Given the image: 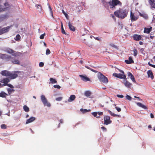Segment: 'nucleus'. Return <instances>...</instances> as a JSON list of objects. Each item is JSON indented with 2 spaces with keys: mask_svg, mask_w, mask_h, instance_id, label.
Here are the masks:
<instances>
[{
  "mask_svg": "<svg viewBox=\"0 0 155 155\" xmlns=\"http://www.w3.org/2000/svg\"><path fill=\"white\" fill-rule=\"evenodd\" d=\"M0 58L5 60L6 61H11L13 64L18 65L20 64V61L18 59L6 54L0 53Z\"/></svg>",
  "mask_w": 155,
  "mask_h": 155,
  "instance_id": "nucleus-1",
  "label": "nucleus"
},
{
  "mask_svg": "<svg viewBox=\"0 0 155 155\" xmlns=\"http://www.w3.org/2000/svg\"><path fill=\"white\" fill-rule=\"evenodd\" d=\"M128 13L127 10L123 8L120 9L114 12V14L116 17L122 19L126 17Z\"/></svg>",
  "mask_w": 155,
  "mask_h": 155,
  "instance_id": "nucleus-2",
  "label": "nucleus"
},
{
  "mask_svg": "<svg viewBox=\"0 0 155 155\" xmlns=\"http://www.w3.org/2000/svg\"><path fill=\"white\" fill-rule=\"evenodd\" d=\"M97 77L99 80L101 82L105 84H107L108 82L107 78L100 72H98L97 73Z\"/></svg>",
  "mask_w": 155,
  "mask_h": 155,
  "instance_id": "nucleus-3",
  "label": "nucleus"
},
{
  "mask_svg": "<svg viewBox=\"0 0 155 155\" xmlns=\"http://www.w3.org/2000/svg\"><path fill=\"white\" fill-rule=\"evenodd\" d=\"M110 8L112 9H114L115 6L117 5L121 6L122 5L121 2L118 0H110L109 2Z\"/></svg>",
  "mask_w": 155,
  "mask_h": 155,
  "instance_id": "nucleus-4",
  "label": "nucleus"
},
{
  "mask_svg": "<svg viewBox=\"0 0 155 155\" xmlns=\"http://www.w3.org/2000/svg\"><path fill=\"white\" fill-rule=\"evenodd\" d=\"M5 51L9 54H12L15 57L19 56L21 54L20 53L15 51L9 48H6L5 49Z\"/></svg>",
  "mask_w": 155,
  "mask_h": 155,
  "instance_id": "nucleus-5",
  "label": "nucleus"
},
{
  "mask_svg": "<svg viewBox=\"0 0 155 155\" xmlns=\"http://www.w3.org/2000/svg\"><path fill=\"white\" fill-rule=\"evenodd\" d=\"M41 100L44 106H46L49 107L51 106V104L48 101L44 95H41Z\"/></svg>",
  "mask_w": 155,
  "mask_h": 155,
  "instance_id": "nucleus-6",
  "label": "nucleus"
},
{
  "mask_svg": "<svg viewBox=\"0 0 155 155\" xmlns=\"http://www.w3.org/2000/svg\"><path fill=\"white\" fill-rule=\"evenodd\" d=\"M11 28V26H8L6 27L2 28L0 26V35L5 33L8 32Z\"/></svg>",
  "mask_w": 155,
  "mask_h": 155,
  "instance_id": "nucleus-7",
  "label": "nucleus"
},
{
  "mask_svg": "<svg viewBox=\"0 0 155 155\" xmlns=\"http://www.w3.org/2000/svg\"><path fill=\"white\" fill-rule=\"evenodd\" d=\"M104 124L106 125H107L112 123V121L110 120V116L106 115L104 117Z\"/></svg>",
  "mask_w": 155,
  "mask_h": 155,
  "instance_id": "nucleus-8",
  "label": "nucleus"
},
{
  "mask_svg": "<svg viewBox=\"0 0 155 155\" xmlns=\"http://www.w3.org/2000/svg\"><path fill=\"white\" fill-rule=\"evenodd\" d=\"M113 75L114 76L119 78L126 79V76L123 74H117L114 73L113 74Z\"/></svg>",
  "mask_w": 155,
  "mask_h": 155,
  "instance_id": "nucleus-9",
  "label": "nucleus"
},
{
  "mask_svg": "<svg viewBox=\"0 0 155 155\" xmlns=\"http://www.w3.org/2000/svg\"><path fill=\"white\" fill-rule=\"evenodd\" d=\"M133 39L136 41H139L140 40H143L142 36L139 35L134 34L132 36Z\"/></svg>",
  "mask_w": 155,
  "mask_h": 155,
  "instance_id": "nucleus-10",
  "label": "nucleus"
},
{
  "mask_svg": "<svg viewBox=\"0 0 155 155\" xmlns=\"http://www.w3.org/2000/svg\"><path fill=\"white\" fill-rule=\"evenodd\" d=\"M3 5L6 11H8L10 10L12 6V5L9 4L8 2H5Z\"/></svg>",
  "mask_w": 155,
  "mask_h": 155,
  "instance_id": "nucleus-11",
  "label": "nucleus"
},
{
  "mask_svg": "<svg viewBox=\"0 0 155 155\" xmlns=\"http://www.w3.org/2000/svg\"><path fill=\"white\" fill-rule=\"evenodd\" d=\"M138 17L134 15V13H133L131 11L130 13V18L132 21H133L137 20Z\"/></svg>",
  "mask_w": 155,
  "mask_h": 155,
  "instance_id": "nucleus-12",
  "label": "nucleus"
},
{
  "mask_svg": "<svg viewBox=\"0 0 155 155\" xmlns=\"http://www.w3.org/2000/svg\"><path fill=\"white\" fill-rule=\"evenodd\" d=\"M18 76V75L16 73H13L10 72H9V78L11 79H14L15 78Z\"/></svg>",
  "mask_w": 155,
  "mask_h": 155,
  "instance_id": "nucleus-13",
  "label": "nucleus"
},
{
  "mask_svg": "<svg viewBox=\"0 0 155 155\" xmlns=\"http://www.w3.org/2000/svg\"><path fill=\"white\" fill-rule=\"evenodd\" d=\"M10 81V80L8 78H4L3 79L1 80L0 81V82L1 83H3L4 84L2 85L3 86H5V84H7L8 82H9Z\"/></svg>",
  "mask_w": 155,
  "mask_h": 155,
  "instance_id": "nucleus-14",
  "label": "nucleus"
},
{
  "mask_svg": "<svg viewBox=\"0 0 155 155\" xmlns=\"http://www.w3.org/2000/svg\"><path fill=\"white\" fill-rule=\"evenodd\" d=\"M79 76L81 78V79L84 81H90V79L87 76L82 75H80Z\"/></svg>",
  "mask_w": 155,
  "mask_h": 155,
  "instance_id": "nucleus-15",
  "label": "nucleus"
},
{
  "mask_svg": "<svg viewBox=\"0 0 155 155\" xmlns=\"http://www.w3.org/2000/svg\"><path fill=\"white\" fill-rule=\"evenodd\" d=\"M125 80L124 81L123 83L124 85L128 88H130L131 86L132 85V84L130 83L129 82L127 81L126 79H124Z\"/></svg>",
  "mask_w": 155,
  "mask_h": 155,
  "instance_id": "nucleus-16",
  "label": "nucleus"
},
{
  "mask_svg": "<svg viewBox=\"0 0 155 155\" xmlns=\"http://www.w3.org/2000/svg\"><path fill=\"white\" fill-rule=\"evenodd\" d=\"M128 59V60H125V62L126 64H129L134 63V61L131 57H129Z\"/></svg>",
  "mask_w": 155,
  "mask_h": 155,
  "instance_id": "nucleus-17",
  "label": "nucleus"
},
{
  "mask_svg": "<svg viewBox=\"0 0 155 155\" xmlns=\"http://www.w3.org/2000/svg\"><path fill=\"white\" fill-rule=\"evenodd\" d=\"M127 75L130 78L133 82L134 83L136 82L134 77L131 73L130 72H128L127 73Z\"/></svg>",
  "mask_w": 155,
  "mask_h": 155,
  "instance_id": "nucleus-18",
  "label": "nucleus"
},
{
  "mask_svg": "<svg viewBox=\"0 0 155 155\" xmlns=\"http://www.w3.org/2000/svg\"><path fill=\"white\" fill-rule=\"evenodd\" d=\"M9 71L7 70H4L2 71L1 74L3 76L8 77L9 74Z\"/></svg>",
  "mask_w": 155,
  "mask_h": 155,
  "instance_id": "nucleus-19",
  "label": "nucleus"
},
{
  "mask_svg": "<svg viewBox=\"0 0 155 155\" xmlns=\"http://www.w3.org/2000/svg\"><path fill=\"white\" fill-rule=\"evenodd\" d=\"M152 28L150 27L149 28H144V32L147 34L149 33L152 30Z\"/></svg>",
  "mask_w": 155,
  "mask_h": 155,
  "instance_id": "nucleus-20",
  "label": "nucleus"
},
{
  "mask_svg": "<svg viewBox=\"0 0 155 155\" xmlns=\"http://www.w3.org/2000/svg\"><path fill=\"white\" fill-rule=\"evenodd\" d=\"M35 119V118L34 117H31L29 118V119H28L26 122V124H27L30 123L31 122H32L34 121Z\"/></svg>",
  "mask_w": 155,
  "mask_h": 155,
  "instance_id": "nucleus-21",
  "label": "nucleus"
},
{
  "mask_svg": "<svg viewBox=\"0 0 155 155\" xmlns=\"http://www.w3.org/2000/svg\"><path fill=\"white\" fill-rule=\"evenodd\" d=\"M149 3L151 7L155 8V0H149Z\"/></svg>",
  "mask_w": 155,
  "mask_h": 155,
  "instance_id": "nucleus-22",
  "label": "nucleus"
},
{
  "mask_svg": "<svg viewBox=\"0 0 155 155\" xmlns=\"http://www.w3.org/2000/svg\"><path fill=\"white\" fill-rule=\"evenodd\" d=\"M35 7L38 9V11L40 13H41L42 12V7L41 5L39 4H36L35 5Z\"/></svg>",
  "mask_w": 155,
  "mask_h": 155,
  "instance_id": "nucleus-23",
  "label": "nucleus"
},
{
  "mask_svg": "<svg viewBox=\"0 0 155 155\" xmlns=\"http://www.w3.org/2000/svg\"><path fill=\"white\" fill-rule=\"evenodd\" d=\"M76 98V96L74 95H70L69 98L68 100V101L71 102L74 101Z\"/></svg>",
  "mask_w": 155,
  "mask_h": 155,
  "instance_id": "nucleus-24",
  "label": "nucleus"
},
{
  "mask_svg": "<svg viewBox=\"0 0 155 155\" xmlns=\"http://www.w3.org/2000/svg\"><path fill=\"white\" fill-rule=\"evenodd\" d=\"M68 26L69 28L71 30L73 31H75V27L73 26L72 24L70 22L68 23Z\"/></svg>",
  "mask_w": 155,
  "mask_h": 155,
  "instance_id": "nucleus-25",
  "label": "nucleus"
},
{
  "mask_svg": "<svg viewBox=\"0 0 155 155\" xmlns=\"http://www.w3.org/2000/svg\"><path fill=\"white\" fill-rule=\"evenodd\" d=\"M147 74L149 77H150L152 79H153L154 77L153 73L151 70H149L147 71Z\"/></svg>",
  "mask_w": 155,
  "mask_h": 155,
  "instance_id": "nucleus-26",
  "label": "nucleus"
},
{
  "mask_svg": "<svg viewBox=\"0 0 155 155\" xmlns=\"http://www.w3.org/2000/svg\"><path fill=\"white\" fill-rule=\"evenodd\" d=\"M107 111H108V112L109 113V114H110L112 116L115 117H120V115H118V114H116L112 112L110 110H108Z\"/></svg>",
  "mask_w": 155,
  "mask_h": 155,
  "instance_id": "nucleus-27",
  "label": "nucleus"
},
{
  "mask_svg": "<svg viewBox=\"0 0 155 155\" xmlns=\"http://www.w3.org/2000/svg\"><path fill=\"white\" fill-rule=\"evenodd\" d=\"M137 105L139 107H142L144 109H147V107L144 105H143L142 103L140 102H138L137 103Z\"/></svg>",
  "mask_w": 155,
  "mask_h": 155,
  "instance_id": "nucleus-28",
  "label": "nucleus"
},
{
  "mask_svg": "<svg viewBox=\"0 0 155 155\" xmlns=\"http://www.w3.org/2000/svg\"><path fill=\"white\" fill-rule=\"evenodd\" d=\"M140 15L144 18L146 19H147L148 18V17L147 15L144 13H141L140 12L139 13Z\"/></svg>",
  "mask_w": 155,
  "mask_h": 155,
  "instance_id": "nucleus-29",
  "label": "nucleus"
},
{
  "mask_svg": "<svg viewBox=\"0 0 155 155\" xmlns=\"http://www.w3.org/2000/svg\"><path fill=\"white\" fill-rule=\"evenodd\" d=\"M61 27L62 33L63 34L66 35V33L63 28V24L62 22H61Z\"/></svg>",
  "mask_w": 155,
  "mask_h": 155,
  "instance_id": "nucleus-30",
  "label": "nucleus"
},
{
  "mask_svg": "<svg viewBox=\"0 0 155 155\" xmlns=\"http://www.w3.org/2000/svg\"><path fill=\"white\" fill-rule=\"evenodd\" d=\"M6 11L4 5H0V12Z\"/></svg>",
  "mask_w": 155,
  "mask_h": 155,
  "instance_id": "nucleus-31",
  "label": "nucleus"
},
{
  "mask_svg": "<svg viewBox=\"0 0 155 155\" xmlns=\"http://www.w3.org/2000/svg\"><path fill=\"white\" fill-rule=\"evenodd\" d=\"M7 95V94L4 92H2L0 93V97H6V96Z\"/></svg>",
  "mask_w": 155,
  "mask_h": 155,
  "instance_id": "nucleus-32",
  "label": "nucleus"
},
{
  "mask_svg": "<svg viewBox=\"0 0 155 155\" xmlns=\"http://www.w3.org/2000/svg\"><path fill=\"white\" fill-rule=\"evenodd\" d=\"M84 94L86 97H89L91 95V92L90 91H87L85 92Z\"/></svg>",
  "mask_w": 155,
  "mask_h": 155,
  "instance_id": "nucleus-33",
  "label": "nucleus"
},
{
  "mask_svg": "<svg viewBox=\"0 0 155 155\" xmlns=\"http://www.w3.org/2000/svg\"><path fill=\"white\" fill-rule=\"evenodd\" d=\"M24 110L26 112H28L29 111V108L26 105H24L23 106Z\"/></svg>",
  "mask_w": 155,
  "mask_h": 155,
  "instance_id": "nucleus-34",
  "label": "nucleus"
},
{
  "mask_svg": "<svg viewBox=\"0 0 155 155\" xmlns=\"http://www.w3.org/2000/svg\"><path fill=\"white\" fill-rule=\"evenodd\" d=\"M50 81H51V83L52 84H54L57 82V81H56V80L52 78H50Z\"/></svg>",
  "mask_w": 155,
  "mask_h": 155,
  "instance_id": "nucleus-35",
  "label": "nucleus"
},
{
  "mask_svg": "<svg viewBox=\"0 0 155 155\" xmlns=\"http://www.w3.org/2000/svg\"><path fill=\"white\" fill-rule=\"evenodd\" d=\"M91 114L94 117H96L97 118H99L100 117V116H97V112H92Z\"/></svg>",
  "mask_w": 155,
  "mask_h": 155,
  "instance_id": "nucleus-36",
  "label": "nucleus"
},
{
  "mask_svg": "<svg viewBox=\"0 0 155 155\" xmlns=\"http://www.w3.org/2000/svg\"><path fill=\"white\" fill-rule=\"evenodd\" d=\"M80 111L83 113H84L90 111L91 110L90 109L87 110L86 109H83L82 108H81L80 109Z\"/></svg>",
  "mask_w": 155,
  "mask_h": 155,
  "instance_id": "nucleus-37",
  "label": "nucleus"
},
{
  "mask_svg": "<svg viewBox=\"0 0 155 155\" xmlns=\"http://www.w3.org/2000/svg\"><path fill=\"white\" fill-rule=\"evenodd\" d=\"M20 38L21 37L20 35L18 34L16 35L15 38V39L16 41H19L20 40Z\"/></svg>",
  "mask_w": 155,
  "mask_h": 155,
  "instance_id": "nucleus-38",
  "label": "nucleus"
},
{
  "mask_svg": "<svg viewBox=\"0 0 155 155\" xmlns=\"http://www.w3.org/2000/svg\"><path fill=\"white\" fill-rule=\"evenodd\" d=\"M7 91H8V94H11L12 92L14 91H15L13 89H10V88H8Z\"/></svg>",
  "mask_w": 155,
  "mask_h": 155,
  "instance_id": "nucleus-39",
  "label": "nucleus"
},
{
  "mask_svg": "<svg viewBox=\"0 0 155 155\" xmlns=\"http://www.w3.org/2000/svg\"><path fill=\"white\" fill-rule=\"evenodd\" d=\"M134 51V55L135 56H136L137 54V51L136 49H134L133 50Z\"/></svg>",
  "mask_w": 155,
  "mask_h": 155,
  "instance_id": "nucleus-40",
  "label": "nucleus"
},
{
  "mask_svg": "<svg viewBox=\"0 0 155 155\" xmlns=\"http://www.w3.org/2000/svg\"><path fill=\"white\" fill-rule=\"evenodd\" d=\"M1 127L2 129H5L7 128L5 124H2L1 125Z\"/></svg>",
  "mask_w": 155,
  "mask_h": 155,
  "instance_id": "nucleus-41",
  "label": "nucleus"
},
{
  "mask_svg": "<svg viewBox=\"0 0 155 155\" xmlns=\"http://www.w3.org/2000/svg\"><path fill=\"white\" fill-rule=\"evenodd\" d=\"M51 53V51L48 48H47L46 49V54L47 55H48L49 54H50Z\"/></svg>",
  "mask_w": 155,
  "mask_h": 155,
  "instance_id": "nucleus-42",
  "label": "nucleus"
},
{
  "mask_svg": "<svg viewBox=\"0 0 155 155\" xmlns=\"http://www.w3.org/2000/svg\"><path fill=\"white\" fill-rule=\"evenodd\" d=\"M62 97H58L57 98H56L55 99L56 100L58 101H61L62 99Z\"/></svg>",
  "mask_w": 155,
  "mask_h": 155,
  "instance_id": "nucleus-43",
  "label": "nucleus"
},
{
  "mask_svg": "<svg viewBox=\"0 0 155 155\" xmlns=\"http://www.w3.org/2000/svg\"><path fill=\"white\" fill-rule=\"evenodd\" d=\"M126 97L127 100L130 101L132 99L131 97L128 95H127Z\"/></svg>",
  "mask_w": 155,
  "mask_h": 155,
  "instance_id": "nucleus-44",
  "label": "nucleus"
},
{
  "mask_svg": "<svg viewBox=\"0 0 155 155\" xmlns=\"http://www.w3.org/2000/svg\"><path fill=\"white\" fill-rule=\"evenodd\" d=\"M5 86H7L10 87L11 88H14L13 86L12 85L10 84H8V83L7 84H5Z\"/></svg>",
  "mask_w": 155,
  "mask_h": 155,
  "instance_id": "nucleus-45",
  "label": "nucleus"
},
{
  "mask_svg": "<svg viewBox=\"0 0 155 155\" xmlns=\"http://www.w3.org/2000/svg\"><path fill=\"white\" fill-rule=\"evenodd\" d=\"M48 7H49V10H50L51 14L53 16V11H52V9L51 8V7L50 6V5H49Z\"/></svg>",
  "mask_w": 155,
  "mask_h": 155,
  "instance_id": "nucleus-46",
  "label": "nucleus"
},
{
  "mask_svg": "<svg viewBox=\"0 0 155 155\" xmlns=\"http://www.w3.org/2000/svg\"><path fill=\"white\" fill-rule=\"evenodd\" d=\"M115 108L118 112H120L121 111V109L120 107L116 106L115 107Z\"/></svg>",
  "mask_w": 155,
  "mask_h": 155,
  "instance_id": "nucleus-47",
  "label": "nucleus"
},
{
  "mask_svg": "<svg viewBox=\"0 0 155 155\" xmlns=\"http://www.w3.org/2000/svg\"><path fill=\"white\" fill-rule=\"evenodd\" d=\"M110 45L112 47H114L115 48H117L116 46L114 45V44L111 43L110 44Z\"/></svg>",
  "mask_w": 155,
  "mask_h": 155,
  "instance_id": "nucleus-48",
  "label": "nucleus"
},
{
  "mask_svg": "<svg viewBox=\"0 0 155 155\" xmlns=\"http://www.w3.org/2000/svg\"><path fill=\"white\" fill-rule=\"evenodd\" d=\"M44 36H45L44 34H42L40 36V38L41 39H44Z\"/></svg>",
  "mask_w": 155,
  "mask_h": 155,
  "instance_id": "nucleus-49",
  "label": "nucleus"
},
{
  "mask_svg": "<svg viewBox=\"0 0 155 155\" xmlns=\"http://www.w3.org/2000/svg\"><path fill=\"white\" fill-rule=\"evenodd\" d=\"M148 64L150 66L155 68V65L152 64H150V62L148 63Z\"/></svg>",
  "mask_w": 155,
  "mask_h": 155,
  "instance_id": "nucleus-50",
  "label": "nucleus"
},
{
  "mask_svg": "<svg viewBox=\"0 0 155 155\" xmlns=\"http://www.w3.org/2000/svg\"><path fill=\"white\" fill-rule=\"evenodd\" d=\"M44 64L42 62H40L39 64V66L40 67H42L43 66Z\"/></svg>",
  "mask_w": 155,
  "mask_h": 155,
  "instance_id": "nucleus-51",
  "label": "nucleus"
},
{
  "mask_svg": "<svg viewBox=\"0 0 155 155\" xmlns=\"http://www.w3.org/2000/svg\"><path fill=\"white\" fill-rule=\"evenodd\" d=\"M97 112V114H98L99 115L98 116H102L103 115V113L102 112Z\"/></svg>",
  "mask_w": 155,
  "mask_h": 155,
  "instance_id": "nucleus-52",
  "label": "nucleus"
},
{
  "mask_svg": "<svg viewBox=\"0 0 155 155\" xmlns=\"http://www.w3.org/2000/svg\"><path fill=\"white\" fill-rule=\"evenodd\" d=\"M54 88H57L59 89L61 88L60 86L59 85H54Z\"/></svg>",
  "mask_w": 155,
  "mask_h": 155,
  "instance_id": "nucleus-53",
  "label": "nucleus"
},
{
  "mask_svg": "<svg viewBox=\"0 0 155 155\" xmlns=\"http://www.w3.org/2000/svg\"><path fill=\"white\" fill-rule=\"evenodd\" d=\"M62 12L65 15V16L67 18L68 16V14L66 13L64 10H62Z\"/></svg>",
  "mask_w": 155,
  "mask_h": 155,
  "instance_id": "nucleus-54",
  "label": "nucleus"
},
{
  "mask_svg": "<svg viewBox=\"0 0 155 155\" xmlns=\"http://www.w3.org/2000/svg\"><path fill=\"white\" fill-rule=\"evenodd\" d=\"M101 129L104 131H106L107 130L106 128L104 127H101Z\"/></svg>",
  "mask_w": 155,
  "mask_h": 155,
  "instance_id": "nucleus-55",
  "label": "nucleus"
},
{
  "mask_svg": "<svg viewBox=\"0 0 155 155\" xmlns=\"http://www.w3.org/2000/svg\"><path fill=\"white\" fill-rule=\"evenodd\" d=\"M117 97L120 98H123L124 96L122 95H117Z\"/></svg>",
  "mask_w": 155,
  "mask_h": 155,
  "instance_id": "nucleus-56",
  "label": "nucleus"
},
{
  "mask_svg": "<svg viewBox=\"0 0 155 155\" xmlns=\"http://www.w3.org/2000/svg\"><path fill=\"white\" fill-rule=\"evenodd\" d=\"M118 69L119 70V71L122 74H124V71H123L122 70H121L120 69Z\"/></svg>",
  "mask_w": 155,
  "mask_h": 155,
  "instance_id": "nucleus-57",
  "label": "nucleus"
},
{
  "mask_svg": "<svg viewBox=\"0 0 155 155\" xmlns=\"http://www.w3.org/2000/svg\"><path fill=\"white\" fill-rule=\"evenodd\" d=\"M94 38L98 41H100L101 40V38L99 37Z\"/></svg>",
  "mask_w": 155,
  "mask_h": 155,
  "instance_id": "nucleus-58",
  "label": "nucleus"
},
{
  "mask_svg": "<svg viewBox=\"0 0 155 155\" xmlns=\"http://www.w3.org/2000/svg\"><path fill=\"white\" fill-rule=\"evenodd\" d=\"M91 71L94 72H95V73H98V72H99L95 70H94L93 69H92L91 70Z\"/></svg>",
  "mask_w": 155,
  "mask_h": 155,
  "instance_id": "nucleus-59",
  "label": "nucleus"
},
{
  "mask_svg": "<svg viewBox=\"0 0 155 155\" xmlns=\"http://www.w3.org/2000/svg\"><path fill=\"white\" fill-rule=\"evenodd\" d=\"M85 43L87 45H88V46H89V47L92 48V44H91V45H89V44L87 43H86V42H85Z\"/></svg>",
  "mask_w": 155,
  "mask_h": 155,
  "instance_id": "nucleus-60",
  "label": "nucleus"
},
{
  "mask_svg": "<svg viewBox=\"0 0 155 155\" xmlns=\"http://www.w3.org/2000/svg\"><path fill=\"white\" fill-rule=\"evenodd\" d=\"M150 117L152 118H154V116L151 113L150 114Z\"/></svg>",
  "mask_w": 155,
  "mask_h": 155,
  "instance_id": "nucleus-61",
  "label": "nucleus"
},
{
  "mask_svg": "<svg viewBox=\"0 0 155 155\" xmlns=\"http://www.w3.org/2000/svg\"><path fill=\"white\" fill-rule=\"evenodd\" d=\"M111 16L112 17L114 18V19H115V16H114V15H112L111 14Z\"/></svg>",
  "mask_w": 155,
  "mask_h": 155,
  "instance_id": "nucleus-62",
  "label": "nucleus"
},
{
  "mask_svg": "<svg viewBox=\"0 0 155 155\" xmlns=\"http://www.w3.org/2000/svg\"><path fill=\"white\" fill-rule=\"evenodd\" d=\"M85 67H86V68L88 69H89L91 71V70L92 69V68H90L88 66H85Z\"/></svg>",
  "mask_w": 155,
  "mask_h": 155,
  "instance_id": "nucleus-63",
  "label": "nucleus"
},
{
  "mask_svg": "<svg viewBox=\"0 0 155 155\" xmlns=\"http://www.w3.org/2000/svg\"><path fill=\"white\" fill-rule=\"evenodd\" d=\"M139 44L140 45H142L143 44V43L141 41H140L139 42Z\"/></svg>",
  "mask_w": 155,
  "mask_h": 155,
  "instance_id": "nucleus-64",
  "label": "nucleus"
}]
</instances>
